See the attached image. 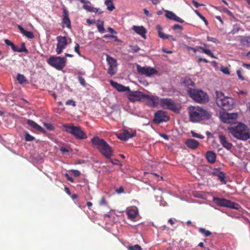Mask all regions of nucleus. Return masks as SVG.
<instances>
[{
  "label": "nucleus",
  "mask_w": 250,
  "mask_h": 250,
  "mask_svg": "<svg viewBox=\"0 0 250 250\" xmlns=\"http://www.w3.org/2000/svg\"><path fill=\"white\" fill-rule=\"evenodd\" d=\"M227 130L238 140L245 141L250 139V129L244 124H232L228 127Z\"/></svg>",
  "instance_id": "f257e3e1"
},
{
  "label": "nucleus",
  "mask_w": 250,
  "mask_h": 250,
  "mask_svg": "<svg viewBox=\"0 0 250 250\" xmlns=\"http://www.w3.org/2000/svg\"><path fill=\"white\" fill-rule=\"evenodd\" d=\"M215 100L217 105L223 110H230L234 106V99L226 96L222 91H215Z\"/></svg>",
  "instance_id": "f03ea898"
},
{
  "label": "nucleus",
  "mask_w": 250,
  "mask_h": 250,
  "mask_svg": "<svg viewBox=\"0 0 250 250\" xmlns=\"http://www.w3.org/2000/svg\"><path fill=\"white\" fill-rule=\"evenodd\" d=\"M91 143L106 159L113 155L111 147L104 140L95 137L91 139Z\"/></svg>",
  "instance_id": "7ed1b4c3"
},
{
  "label": "nucleus",
  "mask_w": 250,
  "mask_h": 250,
  "mask_svg": "<svg viewBox=\"0 0 250 250\" xmlns=\"http://www.w3.org/2000/svg\"><path fill=\"white\" fill-rule=\"evenodd\" d=\"M190 120L194 123L205 119H208L210 114L206 110L199 106H191L189 108Z\"/></svg>",
  "instance_id": "20e7f679"
},
{
  "label": "nucleus",
  "mask_w": 250,
  "mask_h": 250,
  "mask_svg": "<svg viewBox=\"0 0 250 250\" xmlns=\"http://www.w3.org/2000/svg\"><path fill=\"white\" fill-rule=\"evenodd\" d=\"M188 93L193 100L198 103H206L208 101V95L202 90L190 88Z\"/></svg>",
  "instance_id": "39448f33"
},
{
  "label": "nucleus",
  "mask_w": 250,
  "mask_h": 250,
  "mask_svg": "<svg viewBox=\"0 0 250 250\" xmlns=\"http://www.w3.org/2000/svg\"><path fill=\"white\" fill-rule=\"evenodd\" d=\"M63 127L66 132L73 135L77 139L83 140L87 138L86 134L80 126L63 125Z\"/></svg>",
  "instance_id": "423d86ee"
},
{
  "label": "nucleus",
  "mask_w": 250,
  "mask_h": 250,
  "mask_svg": "<svg viewBox=\"0 0 250 250\" xmlns=\"http://www.w3.org/2000/svg\"><path fill=\"white\" fill-rule=\"evenodd\" d=\"M66 58L53 56L50 57L47 61V62L50 66L59 70H62L65 66Z\"/></svg>",
  "instance_id": "0eeeda50"
},
{
  "label": "nucleus",
  "mask_w": 250,
  "mask_h": 250,
  "mask_svg": "<svg viewBox=\"0 0 250 250\" xmlns=\"http://www.w3.org/2000/svg\"><path fill=\"white\" fill-rule=\"evenodd\" d=\"M159 105L164 109H167L176 113L179 112V108L175 104L174 102L169 98H161Z\"/></svg>",
  "instance_id": "6e6552de"
},
{
  "label": "nucleus",
  "mask_w": 250,
  "mask_h": 250,
  "mask_svg": "<svg viewBox=\"0 0 250 250\" xmlns=\"http://www.w3.org/2000/svg\"><path fill=\"white\" fill-rule=\"evenodd\" d=\"M212 201L215 204L220 207H227L234 209H238L239 207L238 204L232 202L225 198L214 197L213 198Z\"/></svg>",
  "instance_id": "1a4fd4ad"
},
{
  "label": "nucleus",
  "mask_w": 250,
  "mask_h": 250,
  "mask_svg": "<svg viewBox=\"0 0 250 250\" xmlns=\"http://www.w3.org/2000/svg\"><path fill=\"white\" fill-rule=\"evenodd\" d=\"M160 99V98L155 95L144 94L143 102L149 107H155L159 105Z\"/></svg>",
  "instance_id": "9d476101"
},
{
  "label": "nucleus",
  "mask_w": 250,
  "mask_h": 250,
  "mask_svg": "<svg viewBox=\"0 0 250 250\" xmlns=\"http://www.w3.org/2000/svg\"><path fill=\"white\" fill-rule=\"evenodd\" d=\"M106 60L108 65L107 69V73L110 75L113 76L116 73L117 70V60L110 57V56L106 55Z\"/></svg>",
  "instance_id": "9b49d317"
},
{
  "label": "nucleus",
  "mask_w": 250,
  "mask_h": 250,
  "mask_svg": "<svg viewBox=\"0 0 250 250\" xmlns=\"http://www.w3.org/2000/svg\"><path fill=\"white\" fill-rule=\"evenodd\" d=\"M127 97L131 102L143 101L144 93L140 91H132L129 89V91L127 92Z\"/></svg>",
  "instance_id": "f8f14e48"
},
{
  "label": "nucleus",
  "mask_w": 250,
  "mask_h": 250,
  "mask_svg": "<svg viewBox=\"0 0 250 250\" xmlns=\"http://www.w3.org/2000/svg\"><path fill=\"white\" fill-rule=\"evenodd\" d=\"M56 40L57 44L56 51L57 54L59 55L61 54L62 50L66 47L68 44L67 40L66 37L62 36L57 37Z\"/></svg>",
  "instance_id": "ddd939ff"
},
{
  "label": "nucleus",
  "mask_w": 250,
  "mask_h": 250,
  "mask_svg": "<svg viewBox=\"0 0 250 250\" xmlns=\"http://www.w3.org/2000/svg\"><path fill=\"white\" fill-rule=\"evenodd\" d=\"M137 69L139 74L147 77H150L157 73L155 68L150 67H142L140 65H137Z\"/></svg>",
  "instance_id": "4468645a"
},
{
  "label": "nucleus",
  "mask_w": 250,
  "mask_h": 250,
  "mask_svg": "<svg viewBox=\"0 0 250 250\" xmlns=\"http://www.w3.org/2000/svg\"><path fill=\"white\" fill-rule=\"evenodd\" d=\"M169 119L166 112L163 110H159L155 113L154 122L156 124H160L166 122Z\"/></svg>",
  "instance_id": "2eb2a0df"
},
{
  "label": "nucleus",
  "mask_w": 250,
  "mask_h": 250,
  "mask_svg": "<svg viewBox=\"0 0 250 250\" xmlns=\"http://www.w3.org/2000/svg\"><path fill=\"white\" fill-rule=\"evenodd\" d=\"M237 114L234 113H224L221 115V118L223 122L230 124L236 119L237 118Z\"/></svg>",
  "instance_id": "dca6fc26"
},
{
  "label": "nucleus",
  "mask_w": 250,
  "mask_h": 250,
  "mask_svg": "<svg viewBox=\"0 0 250 250\" xmlns=\"http://www.w3.org/2000/svg\"><path fill=\"white\" fill-rule=\"evenodd\" d=\"M218 139L220 143L223 147L228 150H229L231 149L233 146L232 144L227 140V138L224 135L221 134H219Z\"/></svg>",
  "instance_id": "f3484780"
},
{
  "label": "nucleus",
  "mask_w": 250,
  "mask_h": 250,
  "mask_svg": "<svg viewBox=\"0 0 250 250\" xmlns=\"http://www.w3.org/2000/svg\"><path fill=\"white\" fill-rule=\"evenodd\" d=\"M126 213L127 215L128 219L134 221L139 214L138 208L136 207L128 208L126 209Z\"/></svg>",
  "instance_id": "a211bd4d"
},
{
  "label": "nucleus",
  "mask_w": 250,
  "mask_h": 250,
  "mask_svg": "<svg viewBox=\"0 0 250 250\" xmlns=\"http://www.w3.org/2000/svg\"><path fill=\"white\" fill-rule=\"evenodd\" d=\"M211 174L215 176H217L220 181L223 184H226L227 181L226 180L225 174L224 172L219 170L218 168H214Z\"/></svg>",
  "instance_id": "6ab92c4d"
},
{
  "label": "nucleus",
  "mask_w": 250,
  "mask_h": 250,
  "mask_svg": "<svg viewBox=\"0 0 250 250\" xmlns=\"http://www.w3.org/2000/svg\"><path fill=\"white\" fill-rule=\"evenodd\" d=\"M4 42L7 45L10 46L11 47L12 49L14 52H20V53H21V52L27 53V52H28L27 49L25 48L24 43H21V49L17 50L16 48V46H15V44L13 43H12L10 41L7 40V39H5L4 40Z\"/></svg>",
  "instance_id": "aec40b11"
},
{
  "label": "nucleus",
  "mask_w": 250,
  "mask_h": 250,
  "mask_svg": "<svg viewBox=\"0 0 250 250\" xmlns=\"http://www.w3.org/2000/svg\"><path fill=\"white\" fill-rule=\"evenodd\" d=\"M109 83L111 85L119 92H127L129 91V87L125 86L113 80H110Z\"/></svg>",
  "instance_id": "412c9836"
},
{
  "label": "nucleus",
  "mask_w": 250,
  "mask_h": 250,
  "mask_svg": "<svg viewBox=\"0 0 250 250\" xmlns=\"http://www.w3.org/2000/svg\"><path fill=\"white\" fill-rule=\"evenodd\" d=\"M135 135V133H131L127 130H124L121 133H119L118 138L123 141H126L129 138H132Z\"/></svg>",
  "instance_id": "4be33fe9"
},
{
  "label": "nucleus",
  "mask_w": 250,
  "mask_h": 250,
  "mask_svg": "<svg viewBox=\"0 0 250 250\" xmlns=\"http://www.w3.org/2000/svg\"><path fill=\"white\" fill-rule=\"evenodd\" d=\"M68 11L66 8H63L62 23L68 28H71V21L68 17Z\"/></svg>",
  "instance_id": "5701e85b"
},
{
  "label": "nucleus",
  "mask_w": 250,
  "mask_h": 250,
  "mask_svg": "<svg viewBox=\"0 0 250 250\" xmlns=\"http://www.w3.org/2000/svg\"><path fill=\"white\" fill-rule=\"evenodd\" d=\"M132 29L136 33L141 35L143 38H146V30L144 27L134 25L132 27Z\"/></svg>",
  "instance_id": "b1692460"
},
{
  "label": "nucleus",
  "mask_w": 250,
  "mask_h": 250,
  "mask_svg": "<svg viewBox=\"0 0 250 250\" xmlns=\"http://www.w3.org/2000/svg\"><path fill=\"white\" fill-rule=\"evenodd\" d=\"M186 144L188 147L191 149L196 148L199 145V142L194 139H189L186 142Z\"/></svg>",
  "instance_id": "393cba45"
},
{
  "label": "nucleus",
  "mask_w": 250,
  "mask_h": 250,
  "mask_svg": "<svg viewBox=\"0 0 250 250\" xmlns=\"http://www.w3.org/2000/svg\"><path fill=\"white\" fill-rule=\"evenodd\" d=\"M206 158L208 162L210 164H213L216 161V154L212 151H208L206 153Z\"/></svg>",
  "instance_id": "a878e982"
},
{
  "label": "nucleus",
  "mask_w": 250,
  "mask_h": 250,
  "mask_svg": "<svg viewBox=\"0 0 250 250\" xmlns=\"http://www.w3.org/2000/svg\"><path fill=\"white\" fill-rule=\"evenodd\" d=\"M18 29L20 30L21 33L26 36L28 39H33L34 35L31 31H26L21 25L18 26Z\"/></svg>",
  "instance_id": "bb28decb"
},
{
  "label": "nucleus",
  "mask_w": 250,
  "mask_h": 250,
  "mask_svg": "<svg viewBox=\"0 0 250 250\" xmlns=\"http://www.w3.org/2000/svg\"><path fill=\"white\" fill-rule=\"evenodd\" d=\"M27 124L29 125L30 127H32L33 128L38 130V131H42V128L38 125L36 123H35L34 121L31 120H27L26 121Z\"/></svg>",
  "instance_id": "cd10ccee"
},
{
  "label": "nucleus",
  "mask_w": 250,
  "mask_h": 250,
  "mask_svg": "<svg viewBox=\"0 0 250 250\" xmlns=\"http://www.w3.org/2000/svg\"><path fill=\"white\" fill-rule=\"evenodd\" d=\"M83 8L86 11L89 12H93V13H97L99 11V8H95L92 6L91 3L87 4H84L83 6Z\"/></svg>",
  "instance_id": "c85d7f7f"
},
{
  "label": "nucleus",
  "mask_w": 250,
  "mask_h": 250,
  "mask_svg": "<svg viewBox=\"0 0 250 250\" xmlns=\"http://www.w3.org/2000/svg\"><path fill=\"white\" fill-rule=\"evenodd\" d=\"M156 29L158 30L159 37L163 39H169V35L164 34L162 32V28L160 25H158L156 26Z\"/></svg>",
  "instance_id": "c756f323"
},
{
  "label": "nucleus",
  "mask_w": 250,
  "mask_h": 250,
  "mask_svg": "<svg viewBox=\"0 0 250 250\" xmlns=\"http://www.w3.org/2000/svg\"><path fill=\"white\" fill-rule=\"evenodd\" d=\"M204 46H205V48L201 47V46H199V47H198V48L199 49H201L203 53L210 56L211 58H216V57H215L214 54L211 52V51L210 50L206 48L207 47V44L204 43Z\"/></svg>",
  "instance_id": "7c9ffc66"
},
{
  "label": "nucleus",
  "mask_w": 250,
  "mask_h": 250,
  "mask_svg": "<svg viewBox=\"0 0 250 250\" xmlns=\"http://www.w3.org/2000/svg\"><path fill=\"white\" fill-rule=\"evenodd\" d=\"M104 4L107 7V9L109 11H112L115 9L112 0H106L104 1Z\"/></svg>",
  "instance_id": "2f4dec72"
},
{
  "label": "nucleus",
  "mask_w": 250,
  "mask_h": 250,
  "mask_svg": "<svg viewBox=\"0 0 250 250\" xmlns=\"http://www.w3.org/2000/svg\"><path fill=\"white\" fill-rule=\"evenodd\" d=\"M97 27L98 31L101 33H104L105 32V29L104 27V21L99 20L97 24Z\"/></svg>",
  "instance_id": "473e14b6"
},
{
  "label": "nucleus",
  "mask_w": 250,
  "mask_h": 250,
  "mask_svg": "<svg viewBox=\"0 0 250 250\" xmlns=\"http://www.w3.org/2000/svg\"><path fill=\"white\" fill-rule=\"evenodd\" d=\"M241 43L244 46H250V37H245L242 39L240 41Z\"/></svg>",
  "instance_id": "72a5a7b5"
},
{
  "label": "nucleus",
  "mask_w": 250,
  "mask_h": 250,
  "mask_svg": "<svg viewBox=\"0 0 250 250\" xmlns=\"http://www.w3.org/2000/svg\"><path fill=\"white\" fill-rule=\"evenodd\" d=\"M166 17L170 20H174L175 19V17H176V14L173 13L172 11H170L168 10H166Z\"/></svg>",
  "instance_id": "f704fd0d"
},
{
  "label": "nucleus",
  "mask_w": 250,
  "mask_h": 250,
  "mask_svg": "<svg viewBox=\"0 0 250 250\" xmlns=\"http://www.w3.org/2000/svg\"><path fill=\"white\" fill-rule=\"evenodd\" d=\"M17 79L20 84H22L27 81L25 77L23 75L21 74H18Z\"/></svg>",
  "instance_id": "c9c22d12"
},
{
  "label": "nucleus",
  "mask_w": 250,
  "mask_h": 250,
  "mask_svg": "<svg viewBox=\"0 0 250 250\" xmlns=\"http://www.w3.org/2000/svg\"><path fill=\"white\" fill-rule=\"evenodd\" d=\"M199 231L203 234L204 236L208 237L211 235V233L209 230L205 229L204 228H200L199 229Z\"/></svg>",
  "instance_id": "e433bc0d"
},
{
  "label": "nucleus",
  "mask_w": 250,
  "mask_h": 250,
  "mask_svg": "<svg viewBox=\"0 0 250 250\" xmlns=\"http://www.w3.org/2000/svg\"><path fill=\"white\" fill-rule=\"evenodd\" d=\"M184 84L187 87L189 86H194V83L189 78H186L183 82Z\"/></svg>",
  "instance_id": "4c0bfd02"
},
{
  "label": "nucleus",
  "mask_w": 250,
  "mask_h": 250,
  "mask_svg": "<svg viewBox=\"0 0 250 250\" xmlns=\"http://www.w3.org/2000/svg\"><path fill=\"white\" fill-rule=\"evenodd\" d=\"M194 12L196 14L205 22V23L207 25L208 24V22L205 17H204L198 11L196 10H194Z\"/></svg>",
  "instance_id": "58836bf2"
},
{
  "label": "nucleus",
  "mask_w": 250,
  "mask_h": 250,
  "mask_svg": "<svg viewBox=\"0 0 250 250\" xmlns=\"http://www.w3.org/2000/svg\"><path fill=\"white\" fill-rule=\"evenodd\" d=\"M25 139L26 141H32L35 139V138L31 135L28 132L25 133Z\"/></svg>",
  "instance_id": "ea45409f"
},
{
  "label": "nucleus",
  "mask_w": 250,
  "mask_h": 250,
  "mask_svg": "<svg viewBox=\"0 0 250 250\" xmlns=\"http://www.w3.org/2000/svg\"><path fill=\"white\" fill-rule=\"evenodd\" d=\"M191 134H192V136L194 138H199L201 139H203L205 138V137L203 135L198 134L193 131H191Z\"/></svg>",
  "instance_id": "a19ab883"
},
{
  "label": "nucleus",
  "mask_w": 250,
  "mask_h": 250,
  "mask_svg": "<svg viewBox=\"0 0 250 250\" xmlns=\"http://www.w3.org/2000/svg\"><path fill=\"white\" fill-rule=\"evenodd\" d=\"M78 79L79 82L80 83V84L83 86H85L86 82H85L84 78H83L82 76H78Z\"/></svg>",
  "instance_id": "79ce46f5"
},
{
  "label": "nucleus",
  "mask_w": 250,
  "mask_h": 250,
  "mask_svg": "<svg viewBox=\"0 0 250 250\" xmlns=\"http://www.w3.org/2000/svg\"><path fill=\"white\" fill-rule=\"evenodd\" d=\"M129 250H142L141 247L138 245L129 246L128 247Z\"/></svg>",
  "instance_id": "37998d69"
},
{
  "label": "nucleus",
  "mask_w": 250,
  "mask_h": 250,
  "mask_svg": "<svg viewBox=\"0 0 250 250\" xmlns=\"http://www.w3.org/2000/svg\"><path fill=\"white\" fill-rule=\"evenodd\" d=\"M66 105H72L73 107L76 106V103L72 100H68L66 102Z\"/></svg>",
  "instance_id": "c03bdc74"
},
{
  "label": "nucleus",
  "mask_w": 250,
  "mask_h": 250,
  "mask_svg": "<svg viewBox=\"0 0 250 250\" xmlns=\"http://www.w3.org/2000/svg\"><path fill=\"white\" fill-rule=\"evenodd\" d=\"M236 73H237V76L238 77V78L240 80H241V81H244L245 80V78L242 75L241 71L240 69L237 70Z\"/></svg>",
  "instance_id": "a18cd8bd"
},
{
  "label": "nucleus",
  "mask_w": 250,
  "mask_h": 250,
  "mask_svg": "<svg viewBox=\"0 0 250 250\" xmlns=\"http://www.w3.org/2000/svg\"><path fill=\"white\" fill-rule=\"evenodd\" d=\"M80 46L79 44L76 42H75V46L74 47V51L76 53H77L79 56H81V53L79 50Z\"/></svg>",
  "instance_id": "49530a36"
},
{
  "label": "nucleus",
  "mask_w": 250,
  "mask_h": 250,
  "mask_svg": "<svg viewBox=\"0 0 250 250\" xmlns=\"http://www.w3.org/2000/svg\"><path fill=\"white\" fill-rule=\"evenodd\" d=\"M172 28L174 30L177 29L182 30L183 29V27L181 25H180L178 24H175L172 26Z\"/></svg>",
  "instance_id": "de8ad7c7"
},
{
  "label": "nucleus",
  "mask_w": 250,
  "mask_h": 250,
  "mask_svg": "<svg viewBox=\"0 0 250 250\" xmlns=\"http://www.w3.org/2000/svg\"><path fill=\"white\" fill-rule=\"evenodd\" d=\"M221 70V71L224 74H227V75L229 74V71L227 67H222Z\"/></svg>",
  "instance_id": "09e8293b"
},
{
  "label": "nucleus",
  "mask_w": 250,
  "mask_h": 250,
  "mask_svg": "<svg viewBox=\"0 0 250 250\" xmlns=\"http://www.w3.org/2000/svg\"><path fill=\"white\" fill-rule=\"evenodd\" d=\"M173 21L178 22H180V23H181L184 22V21L183 20H182V19H181L180 18H179V17H178L177 16H176V17H175V19Z\"/></svg>",
  "instance_id": "8fccbe9b"
},
{
  "label": "nucleus",
  "mask_w": 250,
  "mask_h": 250,
  "mask_svg": "<svg viewBox=\"0 0 250 250\" xmlns=\"http://www.w3.org/2000/svg\"><path fill=\"white\" fill-rule=\"evenodd\" d=\"M64 176L66 177L68 181L73 183L74 182V180L72 177H70L69 174L67 173L64 174Z\"/></svg>",
  "instance_id": "3c124183"
},
{
  "label": "nucleus",
  "mask_w": 250,
  "mask_h": 250,
  "mask_svg": "<svg viewBox=\"0 0 250 250\" xmlns=\"http://www.w3.org/2000/svg\"><path fill=\"white\" fill-rule=\"evenodd\" d=\"M192 3L193 4V5L195 6V7L196 8H198L199 6H202L203 5V4H199V3H198L196 0H192Z\"/></svg>",
  "instance_id": "603ef678"
},
{
  "label": "nucleus",
  "mask_w": 250,
  "mask_h": 250,
  "mask_svg": "<svg viewBox=\"0 0 250 250\" xmlns=\"http://www.w3.org/2000/svg\"><path fill=\"white\" fill-rule=\"evenodd\" d=\"M207 40L209 42H217V40L214 38H212V37H209L208 36L207 37Z\"/></svg>",
  "instance_id": "864d4df0"
},
{
  "label": "nucleus",
  "mask_w": 250,
  "mask_h": 250,
  "mask_svg": "<svg viewBox=\"0 0 250 250\" xmlns=\"http://www.w3.org/2000/svg\"><path fill=\"white\" fill-rule=\"evenodd\" d=\"M72 172L76 177L79 176L81 174L80 171L78 170H72Z\"/></svg>",
  "instance_id": "5fc2aeb1"
},
{
  "label": "nucleus",
  "mask_w": 250,
  "mask_h": 250,
  "mask_svg": "<svg viewBox=\"0 0 250 250\" xmlns=\"http://www.w3.org/2000/svg\"><path fill=\"white\" fill-rule=\"evenodd\" d=\"M131 52L133 53L137 52L140 48L138 46H131Z\"/></svg>",
  "instance_id": "6e6d98bb"
},
{
  "label": "nucleus",
  "mask_w": 250,
  "mask_h": 250,
  "mask_svg": "<svg viewBox=\"0 0 250 250\" xmlns=\"http://www.w3.org/2000/svg\"><path fill=\"white\" fill-rule=\"evenodd\" d=\"M124 189L122 187H120L119 188H118L116 190V192L119 194L123 193L124 192Z\"/></svg>",
  "instance_id": "4d7b16f0"
},
{
  "label": "nucleus",
  "mask_w": 250,
  "mask_h": 250,
  "mask_svg": "<svg viewBox=\"0 0 250 250\" xmlns=\"http://www.w3.org/2000/svg\"><path fill=\"white\" fill-rule=\"evenodd\" d=\"M104 39H108V38H116V36H114L113 35H110L108 34L104 35Z\"/></svg>",
  "instance_id": "13d9d810"
},
{
  "label": "nucleus",
  "mask_w": 250,
  "mask_h": 250,
  "mask_svg": "<svg viewBox=\"0 0 250 250\" xmlns=\"http://www.w3.org/2000/svg\"><path fill=\"white\" fill-rule=\"evenodd\" d=\"M60 150L62 153H65L66 152H68V149L64 147H61L60 148Z\"/></svg>",
  "instance_id": "bf43d9fd"
},
{
  "label": "nucleus",
  "mask_w": 250,
  "mask_h": 250,
  "mask_svg": "<svg viewBox=\"0 0 250 250\" xmlns=\"http://www.w3.org/2000/svg\"><path fill=\"white\" fill-rule=\"evenodd\" d=\"M242 66L246 69L250 70V64L243 63Z\"/></svg>",
  "instance_id": "052dcab7"
},
{
  "label": "nucleus",
  "mask_w": 250,
  "mask_h": 250,
  "mask_svg": "<svg viewBox=\"0 0 250 250\" xmlns=\"http://www.w3.org/2000/svg\"><path fill=\"white\" fill-rule=\"evenodd\" d=\"M144 12L146 16H147L148 17H151V15L149 14V11L146 9H144Z\"/></svg>",
  "instance_id": "680f3d73"
},
{
  "label": "nucleus",
  "mask_w": 250,
  "mask_h": 250,
  "mask_svg": "<svg viewBox=\"0 0 250 250\" xmlns=\"http://www.w3.org/2000/svg\"><path fill=\"white\" fill-rule=\"evenodd\" d=\"M86 22L89 24H93L95 23V21L93 20H91L90 19H87Z\"/></svg>",
  "instance_id": "e2e57ef3"
},
{
  "label": "nucleus",
  "mask_w": 250,
  "mask_h": 250,
  "mask_svg": "<svg viewBox=\"0 0 250 250\" xmlns=\"http://www.w3.org/2000/svg\"><path fill=\"white\" fill-rule=\"evenodd\" d=\"M160 136L165 139V140H168V136L166 134H160Z\"/></svg>",
  "instance_id": "0e129e2a"
},
{
  "label": "nucleus",
  "mask_w": 250,
  "mask_h": 250,
  "mask_svg": "<svg viewBox=\"0 0 250 250\" xmlns=\"http://www.w3.org/2000/svg\"><path fill=\"white\" fill-rule=\"evenodd\" d=\"M198 62H205L206 63H208V60H207V59H203V58H199L198 60Z\"/></svg>",
  "instance_id": "69168bd1"
},
{
  "label": "nucleus",
  "mask_w": 250,
  "mask_h": 250,
  "mask_svg": "<svg viewBox=\"0 0 250 250\" xmlns=\"http://www.w3.org/2000/svg\"><path fill=\"white\" fill-rule=\"evenodd\" d=\"M80 2L83 3L84 4H87L88 3L90 4V1L88 0H79Z\"/></svg>",
  "instance_id": "338daca9"
},
{
  "label": "nucleus",
  "mask_w": 250,
  "mask_h": 250,
  "mask_svg": "<svg viewBox=\"0 0 250 250\" xmlns=\"http://www.w3.org/2000/svg\"><path fill=\"white\" fill-rule=\"evenodd\" d=\"M64 190L68 195H70L71 194L70 189L68 188L65 187L64 188Z\"/></svg>",
  "instance_id": "774afa93"
}]
</instances>
